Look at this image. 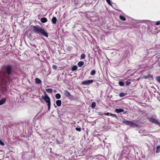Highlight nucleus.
<instances>
[{"label": "nucleus", "instance_id": "obj_1", "mask_svg": "<svg viewBox=\"0 0 160 160\" xmlns=\"http://www.w3.org/2000/svg\"><path fill=\"white\" fill-rule=\"evenodd\" d=\"M13 72L12 66L8 65L3 68L0 71V79H1L2 85H6L10 81V75Z\"/></svg>", "mask_w": 160, "mask_h": 160}, {"label": "nucleus", "instance_id": "obj_2", "mask_svg": "<svg viewBox=\"0 0 160 160\" xmlns=\"http://www.w3.org/2000/svg\"><path fill=\"white\" fill-rule=\"evenodd\" d=\"M33 31L40 35H42L46 37H48V33L45 32V30L41 27L39 26H34L33 27Z\"/></svg>", "mask_w": 160, "mask_h": 160}, {"label": "nucleus", "instance_id": "obj_3", "mask_svg": "<svg viewBox=\"0 0 160 160\" xmlns=\"http://www.w3.org/2000/svg\"><path fill=\"white\" fill-rule=\"evenodd\" d=\"M44 93L45 94V96H42V98L48 103L47 105L48 107V110H49L51 106L50 99L45 91H44Z\"/></svg>", "mask_w": 160, "mask_h": 160}, {"label": "nucleus", "instance_id": "obj_4", "mask_svg": "<svg viewBox=\"0 0 160 160\" xmlns=\"http://www.w3.org/2000/svg\"><path fill=\"white\" fill-rule=\"evenodd\" d=\"M122 122L123 124L129 126L131 127H138V125L136 123L131 121H128L125 119H124L122 121Z\"/></svg>", "mask_w": 160, "mask_h": 160}, {"label": "nucleus", "instance_id": "obj_5", "mask_svg": "<svg viewBox=\"0 0 160 160\" xmlns=\"http://www.w3.org/2000/svg\"><path fill=\"white\" fill-rule=\"evenodd\" d=\"M1 79H0V85L2 86L1 90L3 93H5L8 90L7 86L9 85L10 81L7 83L6 85H2Z\"/></svg>", "mask_w": 160, "mask_h": 160}, {"label": "nucleus", "instance_id": "obj_6", "mask_svg": "<svg viewBox=\"0 0 160 160\" xmlns=\"http://www.w3.org/2000/svg\"><path fill=\"white\" fill-rule=\"evenodd\" d=\"M148 120L152 123L158 124L160 126V123L158 122V120L152 118H148Z\"/></svg>", "mask_w": 160, "mask_h": 160}, {"label": "nucleus", "instance_id": "obj_7", "mask_svg": "<svg viewBox=\"0 0 160 160\" xmlns=\"http://www.w3.org/2000/svg\"><path fill=\"white\" fill-rule=\"evenodd\" d=\"M93 80H85L83 81L82 82V85H88L91 83H92L93 82Z\"/></svg>", "mask_w": 160, "mask_h": 160}, {"label": "nucleus", "instance_id": "obj_8", "mask_svg": "<svg viewBox=\"0 0 160 160\" xmlns=\"http://www.w3.org/2000/svg\"><path fill=\"white\" fill-rule=\"evenodd\" d=\"M64 95L66 97H69L71 95L70 93L67 90L64 91Z\"/></svg>", "mask_w": 160, "mask_h": 160}, {"label": "nucleus", "instance_id": "obj_9", "mask_svg": "<svg viewBox=\"0 0 160 160\" xmlns=\"http://www.w3.org/2000/svg\"><path fill=\"white\" fill-rule=\"evenodd\" d=\"M124 111V110L122 109H118L116 108L115 110V112L116 113H120L122 112H123Z\"/></svg>", "mask_w": 160, "mask_h": 160}, {"label": "nucleus", "instance_id": "obj_10", "mask_svg": "<svg viewBox=\"0 0 160 160\" xmlns=\"http://www.w3.org/2000/svg\"><path fill=\"white\" fill-rule=\"evenodd\" d=\"M6 101V98H3L0 100V105L3 104Z\"/></svg>", "mask_w": 160, "mask_h": 160}, {"label": "nucleus", "instance_id": "obj_11", "mask_svg": "<svg viewBox=\"0 0 160 160\" xmlns=\"http://www.w3.org/2000/svg\"><path fill=\"white\" fill-rule=\"evenodd\" d=\"M57 19L56 17H53L52 19V23L54 24H55L57 22Z\"/></svg>", "mask_w": 160, "mask_h": 160}, {"label": "nucleus", "instance_id": "obj_12", "mask_svg": "<svg viewBox=\"0 0 160 160\" xmlns=\"http://www.w3.org/2000/svg\"><path fill=\"white\" fill-rule=\"evenodd\" d=\"M62 102L61 100H57L56 102V104L58 107L61 106Z\"/></svg>", "mask_w": 160, "mask_h": 160}, {"label": "nucleus", "instance_id": "obj_13", "mask_svg": "<svg viewBox=\"0 0 160 160\" xmlns=\"http://www.w3.org/2000/svg\"><path fill=\"white\" fill-rule=\"evenodd\" d=\"M40 21L42 23H45L47 22L48 20L46 18H42L41 19Z\"/></svg>", "mask_w": 160, "mask_h": 160}, {"label": "nucleus", "instance_id": "obj_14", "mask_svg": "<svg viewBox=\"0 0 160 160\" xmlns=\"http://www.w3.org/2000/svg\"><path fill=\"white\" fill-rule=\"evenodd\" d=\"M35 82L37 84H40L41 82V80L38 78H36L35 79Z\"/></svg>", "mask_w": 160, "mask_h": 160}, {"label": "nucleus", "instance_id": "obj_15", "mask_svg": "<svg viewBox=\"0 0 160 160\" xmlns=\"http://www.w3.org/2000/svg\"><path fill=\"white\" fill-rule=\"evenodd\" d=\"M84 62H83L80 61L78 63V65L79 67H81L84 65Z\"/></svg>", "mask_w": 160, "mask_h": 160}, {"label": "nucleus", "instance_id": "obj_16", "mask_svg": "<svg viewBox=\"0 0 160 160\" xmlns=\"http://www.w3.org/2000/svg\"><path fill=\"white\" fill-rule=\"evenodd\" d=\"M78 67L77 66L75 65L72 67V68L71 70L72 71H74L77 69Z\"/></svg>", "mask_w": 160, "mask_h": 160}, {"label": "nucleus", "instance_id": "obj_17", "mask_svg": "<svg viewBox=\"0 0 160 160\" xmlns=\"http://www.w3.org/2000/svg\"><path fill=\"white\" fill-rule=\"evenodd\" d=\"M46 91L48 92L51 93L52 92V88H48L46 89Z\"/></svg>", "mask_w": 160, "mask_h": 160}, {"label": "nucleus", "instance_id": "obj_18", "mask_svg": "<svg viewBox=\"0 0 160 160\" xmlns=\"http://www.w3.org/2000/svg\"><path fill=\"white\" fill-rule=\"evenodd\" d=\"M55 97L57 99H60L61 97V96L60 94L57 93L56 94Z\"/></svg>", "mask_w": 160, "mask_h": 160}, {"label": "nucleus", "instance_id": "obj_19", "mask_svg": "<svg viewBox=\"0 0 160 160\" xmlns=\"http://www.w3.org/2000/svg\"><path fill=\"white\" fill-rule=\"evenodd\" d=\"M131 83V82L130 81V80H128L126 82L125 86H128Z\"/></svg>", "mask_w": 160, "mask_h": 160}, {"label": "nucleus", "instance_id": "obj_20", "mask_svg": "<svg viewBox=\"0 0 160 160\" xmlns=\"http://www.w3.org/2000/svg\"><path fill=\"white\" fill-rule=\"evenodd\" d=\"M96 105V104L95 102H93L91 104V107L92 108H94Z\"/></svg>", "mask_w": 160, "mask_h": 160}, {"label": "nucleus", "instance_id": "obj_21", "mask_svg": "<svg viewBox=\"0 0 160 160\" xmlns=\"http://www.w3.org/2000/svg\"><path fill=\"white\" fill-rule=\"evenodd\" d=\"M120 18L122 20L125 21L126 20V18L122 15L119 16Z\"/></svg>", "mask_w": 160, "mask_h": 160}, {"label": "nucleus", "instance_id": "obj_22", "mask_svg": "<svg viewBox=\"0 0 160 160\" xmlns=\"http://www.w3.org/2000/svg\"><path fill=\"white\" fill-rule=\"evenodd\" d=\"M119 85L121 86H123L124 85V83L122 81H119L118 82Z\"/></svg>", "mask_w": 160, "mask_h": 160}, {"label": "nucleus", "instance_id": "obj_23", "mask_svg": "<svg viewBox=\"0 0 160 160\" xmlns=\"http://www.w3.org/2000/svg\"><path fill=\"white\" fill-rule=\"evenodd\" d=\"M96 73V72L95 70H93L91 71L90 73V74L91 75H95Z\"/></svg>", "mask_w": 160, "mask_h": 160}, {"label": "nucleus", "instance_id": "obj_24", "mask_svg": "<svg viewBox=\"0 0 160 160\" xmlns=\"http://www.w3.org/2000/svg\"><path fill=\"white\" fill-rule=\"evenodd\" d=\"M110 115L111 116H112L113 117L117 119H118V118L117 115L115 114H112L111 113H110Z\"/></svg>", "mask_w": 160, "mask_h": 160}, {"label": "nucleus", "instance_id": "obj_25", "mask_svg": "<svg viewBox=\"0 0 160 160\" xmlns=\"http://www.w3.org/2000/svg\"><path fill=\"white\" fill-rule=\"evenodd\" d=\"M157 150L156 152L157 153L160 150V146H158L156 148Z\"/></svg>", "mask_w": 160, "mask_h": 160}, {"label": "nucleus", "instance_id": "obj_26", "mask_svg": "<svg viewBox=\"0 0 160 160\" xmlns=\"http://www.w3.org/2000/svg\"><path fill=\"white\" fill-rule=\"evenodd\" d=\"M85 54H82L81 56V59H83L85 58Z\"/></svg>", "mask_w": 160, "mask_h": 160}, {"label": "nucleus", "instance_id": "obj_27", "mask_svg": "<svg viewBox=\"0 0 160 160\" xmlns=\"http://www.w3.org/2000/svg\"><path fill=\"white\" fill-rule=\"evenodd\" d=\"M125 95V94L123 92H122V93H120V94H119V96L121 97H123Z\"/></svg>", "mask_w": 160, "mask_h": 160}, {"label": "nucleus", "instance_id": "obj_28", "mask_svg": "<svg viewBox=\"0 0 160 160\" xmlns=\"http://www.w3.org/2000/svg\"><path fill=\"white\" fill-rule=\"evenodd\" d=\"M156 79L158 82L160 83V76L157 77Z\"/></svg>", "mask_w": 160, "mask_h": 160}, {"label": "nucleus", "instance_id": "obj_29", "mask_svg": "<svg viewBox=\"0 0 160 160\" xmlns=\"http://www.w3.org/2000/svg\"><path fill=\"white\" fill-rule=\"evenodd\" d=\"M106 0V1L108 3L109 5H110L111 6H112V4H111V3L110 2V0Z\"/></svg>", "mask_w": 160, "mask_h": 160}, {"label": "nucleus", "instance_id": "obj_30", "mask_svg": "<svg viewBox=\"0 0 160 160\" xmlns=\"http://www.w3.org/2000/svg\"><path fill=\"white\" fill-rule=\"evenodd\" d=\"M70 99H73L74 98V97L73 96H72L71 94L70 96H69V97H68Z\"/></svg>", "mask_w": 160, "mask_h": 160}, {"label": "nucleus", "instance_id": "obj_31", "mask_svg": "<svg viewBox=\"0 0 160 160\" xmlns=\"http://www.w3.org/2000/svg\"><path fill=\"white\" fill-rule=\"evenodd\" d=\"M57 67L55 65H53L52 66V68L54 70H56L57 69Z\"/></svg>", "mask_w": 160, "mask_h": 160}, {"label": "nucleus", "instance_id": "obj_32", "mask_svg": "<svg viewBox=\"0 0 160 160\" xmlns=\"http://www.w3.org/2000/svg\"><path fill=\"white\" fill-rule=\"evenodd\" d=\"M76 130L79 132H80L81 131V128H75Z\"/></svg>", "mask_w": 160, "mask_h": 160}, {"label": "nucleus", "instance_id": "obj_33", "mask_svg": "<svg viewBox=\"0 0 160 160\" xmlns=\"http://www.w3.org/2000/svg\"><path fill=\"white\" fill-rule=\"evenodd\" d=\"M160 24V22L159 21H157L156 23V25H158Z\"/></svg>", "mask_w": 160, "mask_h": 160}, {"label": "nucleus", "instance_id": "obj_34", "mask_svg": "<svg viewBox=\"0 0 160 160\" xmlns=\"http://www.w3.org/2000/svg\"><path fill=\"white\" fill-rule=\"evenodd\" d=\"M0 144L2 146L4 145V143L1 140H0Z\"/></svg>", "mask_w": 160, "mask_h": 160}, {"label": "nucleus", "instance_id": "obj_35", "mask_svg": "<svg viewBox=\"0 0 160 160\" xmlns=\"http://www.w3.org/2000/svg\"><path fill=\"white\" fill-rule=\"evenodd\" d=\"M110 113L107 112V113H104V114L105 115H107V116H109L110 115Z\"/></svg>", "mask_w": 160, "mask_h": 160}, {"label": "nucleus", "instance_id": "obj_36", "mask_svg": "<svg viewBox=\"0 0 160 160\" xmlns=\"http://www.w3.org/2000/svg\"><path fill=\"white\" fill-rule=\"evenodd\" d=\"M57 143L58 144H60V143H59L58 140H57Z\"/></svg>", "mask_w": 160, "mask_h": 160}, {"label": "nucleus", "instance_id": "obj_37", "mask_svg": "<svg viewBox=\"0 0 160 160\" xmlns=\"http://www.w3.org/2000/svg\"><path fill=\"white\" fill-rule=\"evenodd\" d=\"M34 46L35 47V48L36 47V45H34Z\"/></svg>", "mask_w": 160, "mask_h": 160}]
</instances>
